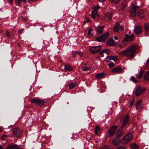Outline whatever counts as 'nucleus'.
Segmentation results:
<instances>
[{
  "mask_svg": "<svg viewBox=\"0 0 149 149\" xmlns=\"http://www.w3.org/2000/svg\"><path fill=\"white\" fill-rule=\"evenodd\" d=\"M137 49V47L132 45L128 47L124 50L119 52V54L122 56H126L129 58H133L136 55V51Z\"/></svg>",
  "mask_w": 149,
  "mask_h": 149,
  "instance_id": "f257e3e1",
  "label": "nucleus"
},
{
  "mask_svg": "<svg viewBox=\"0 0 149 149\" xmlns=\"http://www.w3.org/2000/svg\"><path fill=\"white\" fill-rule=\"evenodd\" d=\"M135 36L134 33L131 35L126 34L125 38L123 40L122 44L119 45L120 48L123 47L125 46L127 44L125 43V42L132 41L134 39Z\"/></svg>",
  "mask_w": 149,
  "mask_h": 149,
  "instance_id": "f03ea898",
  "label": "nucleus"
},
{
  "mask_svg": "<svg viewBox=\"0 0 149 149\" xmlns=\"http://www.w3.org/2000/svg\"><path fill=\"white\" fill-rule=\"evenodd\" d=\"M139 6H136L134 4H132L130 10V15L132 17L136 16L139 10Z\"/></svg>",
  "mask_w": 149,
  "mask_h": 149,
  "instance_id": "7ed1b4c3",
  "label": "nucleus"
},
{
  "mask_svg": "<svg viewBox=\"0 0 149 149\" xmlns=\"http://www.w3.org/2000/svg\"><path fill=\"white\" fill-rule=\"evenodd\" d=\"M109 33V32H107L102 35L98 36L96 38L97 40L99 42H104L106 39L108 38Z\"/></svg>",
  "mask_w": 149,
  "mask_h": 149,
  "instance_id": "20e7f679",
  "label": "nucleus"
},
{
  "mask_svg": "<svg viewBox=\"0 0 149 149\" xmlns=\"http://www.w3.org/2000/svg\"><path fill=\"white\" fill-rule=\"evenodd\" d=\"M31 102L33 103H36L37 104V105L39 106L43 105L45 102L44 100H39L37 98H35L31 100Z\"/></svg>",
  "mask_w": 149,
  "mask_h": 149,
  "instance_id": "39448f33",
  "label": "nucleus"
},
{
  "mask_svg": "<svg viewBox=\"0 0 149 149\" xmlns=\"http://www.w3.org/2000/svg\"><path fill=\"white\" fill-rule=\"evenodd\" d=\"M133 136L131 133H128L123 139V141L124 143H127L129 142L132 139Z\"/></svg>",
  "mask_w": 149,
  "mask_h": 149,
  "instance_id": "423d86ee",
  "label": "nucleus"
},
{
  "mask_svg": "<svg viewBox=\"0 0 149 149\" xmlns=\"http://www.w3.org/2000/svg\"><path fill=\"white\" fill-rule=\"evenodd\" d=\"M101 49L100 46L92 47L89 49V51L92 54H95L98 52Z\"/></svg>",
  "mask_w": 149,
  "mask_h": 149,
  "instance_id": "0eeeda50",
  "label": "nucleus"
},
{
  "mask_svg": "<svg viewBox=\"0 0 149 149\" xmlns=\"http://www.w3.org/2000/svg\"><path fill=\"white\" fill-rule=\"evenodd\" d=\"M13 134L17 137H20L22 135V132L19 128H15L13 130Z\"/></svg>",
  "mask_w": 149,
  "mask_h": 149,
  "instance_id": "6e6552de",
  "label": "nucleus"
},
{
  "mask_svg": "<svg viewBox=\"0 0 149 149\" xmlns=\"http://www.w3.org/2000/svg\"><path fill=\"white\" fill-rule=\"evenodd\" d=\"M146 88L142 87H138L136 91V96H138L142 93L145 90Z\"/></svg>",
  "mask_w": 149,
  "mask_h": 149,
  "instance_id": "1a4fd4ad",
  "label": "nucleus"
},
{
  "mask_svg": "<svg viewBox=\"0 0 149 149\" xmlns=\"http://www.w3.org/2000/svg\"><path fill=\"white\" fill-rule=\"evenodd\" d=\"M117 128V127L116 126H114L111 127L109 130L108 133L109 136H112L116 131Z\"/></svg>",
  "mask_w": 149,
  "mask_h": 149,
  "instance_id": "9d476101",
  "label": "nucleus"
},
{
  "mask_svg": "<svg viewBox=\"0 0 149 149\" xmlns=\"http://www.w3.org/2000/svg\"><path fill=\"white\" fill-rule=\"evenodd\" d=\"M107 44L110 46H113L116 45L117 43L115 42L112 38H111L108 40Z\"/></svg>",
  "mask_w": 149,
  "mask_h": 149,
  "instance_id": "9b49d317",
  "label": "nucleus"
},
{
  "mask_svg": "<svg viewBox=\"0 0 149 149\" xmlns=\"http://www.w3.org/2000/svg\"><path fill=\"white\" fill-rule=\"evenodd\" d=\"M110 52L109 49H104L103 50L101 51L99 54L101 56V57H103L104 56V54H106L107 55H108L109 54Z\"/></svg>",
  "mask_w": 149,
  "mask_h": 149,
  "instance_id": "f8f14e48",
  "label": "nucleus"
},
{
  "mask_svg": "<svg viewBox=\"0 0 149 149\" xmlns=\"http://www.w3.org/2000/svg\"><path fill=\"white\" fill-rule=\"evenodd\" d=\"M129 120V116L128 115H127L124 118V119L123 122L122 124L121 127L122 128L124 127L127 123Z\"/></svg>",
  "mask_w": 149,
  "mask_h": 149,
  "instance_id": "ddd939ff",
  "label": "nucleus"
},
{
  "mask_svg": "<svg viewBox=\"0 0 149 149\" xmlns=\"http://www.w3.org/2000/svg\"><path fill=\"white\" fill-rule=\"evenodd\" d=\"M136 109L139 110H140L143 108L141 100H140L137 102L136 104Z\"/></svg>",
  "mask_w": 149,
  "mask_h": 149,
  "instance_id": "4468645a",
  "label": "nucleus"
},
{
  "mask_svg": "<svg viewBox=\"0 0 149 149\" xmlns=\"http://www.w3.org/2000/svg\"><path fill=\"white\" fill-rule=\"evenodd\" d=\"M6 149H22L16 145L10 144L7 147Z\"/></svg>",
  "mask_w": 149,
  "mask_h": 149,
  "instance_id": "2eb2a0df",
  "label": "nucleus"
},
{
  "mask_svg": "<svg viewBox=\"0 0 149 149\" xmlns=\"http://www.w3.org/2000/svg\"><path fill=\"white\" fill-rule=\"evenodd\" d=\"M122 70L121 68L119 67L115 68L111 70V71L113 72H114L116 73H120L122 72Z\"/></svg>",
  "mask_w": 149,
  "mask_h": 149,
  "instance_id": "dca6fc26",
  "label": "nucleus"
},
{
  "mask_svg": "<svg viewBox=\"0 0 149 149\" xmlns=\"http://www.w3.org/2000/svg\"><path fill=\"white\" fill-rule=\"evenodd\" d=\"M112 15V13H107L106 14L104 19L106 21L109 20L111 19Z\"/></svg>",
  "mask_w": 149,
  "mask_h": 149,
  "instance_id": "f3484780",
  "label": "nucleus"
},
{
  "mask_svg": "<svg viewBox=\"0 0 149 149\" xmlns=\"http://www.w3.org/2000/svg\"><path fill=\"white\" fill-rule=\"evenodd\" d=\"M91 17L93 19H95L98 18L99 15L97 12L92 11L91 12Z\"/></svg>",
  "mask_w": 149,
  "mask_h": 149,
  "instance_id": "a211bd4d",
  "label": "nucleus"
},
{
  "mask_svg": "<svg viewBox=\"0 0 149 149\" xmlns=\"http://www.w3.org/2000/svg\"><path fill=\"white\" fill-rule=\"evenodd\" d=\"M137 15L140 18H142L144 16V13L143 10L142 9H140L139 8V10L138 11Z\"/></svg>",
  "mask_w": 149,
  "mask_h": 149,
  "instance_id": "6ab92c4d",
  "label": "nucleus"
},
{
  "mask_svg": "<svg viewBox=\"0 0 149 149\" xmlns=\"http://www.w3.org/2000/svg\"><path fill=\"white\" fill-rule=\"evenodd\" d=\"M124 27L123 25L122 24L121 22L117 23L113 28H123Z\"/></svg>",
  "mask_w": 149,
  "mask_h": 149,
  "instance_id": "aec40b11",
  "label": "nucleus"
},
{
  "mask_svg": "<svg viewBox=\"0 0 149 149\" xmlns=\"http://www.w3.org/2000/svg\"><path fill=\"white\" fill-rule=\"evenodd\" d=\"M116 136L117 137H120L123 135V131L122 130H119L117 131L116 134Z\"/></svg>",
  "mask_w": 149,
  "mask_h": 149,
  "instance_id": "412c9836",
  "label": "nucleus"
},
{
  "mask_svg": "<svg viewBox=\"0 0 149 149\" xmlns=\"http://www.w3.org/2000/svg\"><path fill=\"white\" fill-rule=\"evenodd\" d=\"M120 141V140L118 139L115 138L113 140L112 143L114 146H116L119 144Z\"/></svg>",
  "mask_w": 149,
  "mask_h": 149,
  "instance_id": "4be33fe9",
  "label": "nucleus"
},
{
  "mask_svg": "<svg viewBox=\"0 0 149 149\" xmlns=\"http://www.w3.org/2000/svg\"><path fill=\"white\" fill-rule=\"evenodd\" d=\"M126 5V2L125 0H124L121 4V6H120V10H123L124 9Z\"/></svg>",
  "mask_w": 149,
  "mask_h": 149,
  "instance_id": "5701e85b",
  "label": "nucleus"
},
{
  "mask_svg": "<svg viewBox=\"0 0 149 149\" xmlns=\"http://www.w3.org/2000/svg\"><path fill=\"white\" fill-rule=\"evenodd\" d=\"M105 75V73L104 72H102L99 74H96L95 77L96 78L98 79H100L102 78Z\"/></svg>",
  "mask_w": 149,
  "mask_h": 149,
  "instance_id": "b1692460",
  "label": "nucleus"
},
{
  "mask_svg": "<svg viewBox=\"0 0 149 149\" xmlns=\"http://www.w3.org/2000/svg\"><path fill=\"white\" fill-rule=\"evenodd\" d=\"M93 29H90L88 31V35L90 37H91L93 36Z\"/></svg>",
  "mask_w": 149,
  "mask_h": 149,
  "instance_id": "393cba45",
  "label": "nucleus"
},
{
  "mask_svg": "<svg viewBox=\"0 0 149 149\" xmlns=\"http://www.w3.org/2000/svg\"><path fill=\"white\" fill-rule=\"evenodd\" d=\"M64 69L65 70L71 71L72 70V68L70 65L66 64L65 65Z\"/></svg>",
  "mask_w": 149,
  "mask_h": 149,
  "instance_id": "a878e982",
  "label": "nucleus"
},
{
  "mask_svg": "<svg viewBox=\"0 0 149 149\" xmlns=\"http://www.w3.org/2000/svg\"><path fill=\"white\" fill-rule=\"evenodd\" d=\"M142 29H134V31L136 34H139L142 32Z\"/></svg>",
  "mask_w": 149,
  "mask_h": 149,
  "instance_id": "bb28decb",
  "label": "nucleus"
},
{
  "mask_svg": "<svg viewBox=\"0 0 149 149\" xmlns=\"http://www.w3.org/2000/svg\"><path fill=\"white\" fill-rule=\"evenodd\" d=\"M131 147L132 149H138V146L136 143H133L131 145Z\"/></svg>",
  "mask_w": 149,
  "mask_h": 149,
  "instance_id": "cd10ccee",
  "label": "nucleus"
},
{
  "mask_svg": "<svg viewBox=\"0 0 149 149\" xmlns=\"http://www.w3.org/2000/svg\"><path fill=\"white\" fill-rule=\"evenodd\" d=\"M95 31L98 34H101L103 32V29H95Z\"/></svg>",
  "mask_w": 149,
  "mask_h": 149,
  "instance_id": "c85d7f7f",
  "label": "nucleus"
},
{
  "mask_svg": "<svg viewBox=\"0 0 149 149\" xmlns=\"http://www.w3.org/2000/svg\"><path fill=\"white\" fill-rule=\"evenodd\" d=\"M144 78L146 80H149V71H147L144 75Z\"/></svg>",
  "mask_w": 149,
  "mask_h": 149,
  "instance_id": "c756f323",
  "label": "nucleus"
},
{
  "mask_svg": "<svg viewBox=\"0 0 149 149\" xmlns=\"http://www.w3.org/2000/svg\"><path fill=\"white\" fill-rule=\"evenodd\" d=\"M77 85L76 82L72 83L70 84L69 85V88L70 89L73 87Z\"/></svg>",
  "mask_w": 149,
  "mask_h": 149,
  "instance_id": "7c9ffc66",
  "label": "nucleus"
},
{
  "mask_svg": "<svg viewBox=\"0 0 149 149\" xmlns=\"http://www.w3.org/2000/svg\"><path fill=\"white\" fill-rule=\"evenodd\" d=\"M100 131V129L98 126H97L95 128V133L97 134Z\"/></svg>",
  "mask_w": 149,
  "mask_h": 149,
  "instance_id": "2f4dec72",
  "label": "nucleus"
},
{
  "mask_svg": "<svg viewBox=\"0 0 149 149\" xmlns=\"http://www.w3.org/2000/svg\"><path fill=\"white\" fill-rule=\"evenodd\" d=\"M100 8V7L98 6H96L94 7L93 8V10L92 11H95L97 12V10L99 9Z\"/></svg>",
  "mask_w": 149,
  "mask_h": 149,
  "instance_id": "473e14b6",
  "label": "nucleus"
},
{
  "mask_svg": "<svg viewBox=\"0 0 149 149\" xmlns=\"http://www.w3.org/2000/svg\"><path fill=\"white\" fill-rule=\"evenodd\" d=\"M82 70L84 71H87L90 70H91V68L88 67H83L82 68Z\"/></svg>",
  "mask_w": 149,
  "mask_h": 149,
  "instance_id": "72a5a7b5",
  "label": "nucleus"
},
{
  "mask_svg": "<svg viewBox=\"0 0 149 149\" xmlns=\"http://www.w3.org/2000/svg\"><path fill=\"white\" fill-rule=\"evenodd\" d=\"M110 1L115 4H117L119 3L121 0H110Z\"/></svg>",
  "mask_w": 149,
  "mask_h": 149,
  "instance_id": "f704fd0d",
  "label": "nucleus"
},
{
  "mask_svg": "<svg viewBox=\"0 0 149 149\" xmlns=\"http://www.w3.org/2000/svg\"><path fill=\"white\" fill-rule=\"evenodd\" d=\"M144 71L143 70L141 71L140 72L138 75V78L139 79H141V78L143 73H144Z\"/></svg>",
  "mask_w": 149,
  "mask_h": 149,
  "instance_id": "c9c22d12",
  "label": "nucleus"
},
{
  "mask_svg": "<svg viewBox=\"0 0 149 149\" xmlns=\"http://www.w3.org/2000/svg\"><path fill=\"white\" fill-rule=\"evenodd\" d=\"M111 56V60H113L115 61H116L118 59V58H117V57L116 56Z\"/></svg>",
  "mask_w": 149,
  "mask_h": 149,
  "instance_id": "e433bc0d",
  "label": "nucleus"
},
{
  "mask_svg": "<svg viewBox=\"0 0 149 149\" xmlns=\"http://www.w3.org/2000/svg\"><path fill=\"white\" fill-rule=\"evenodd\" d=\"M111 60V56H107L106 58V61L107 62H108L110 60Z\"/></svg>",
  "mask_w": 149,
  "mask_h": 149,
  "instance_id": "4c0bfd02",
  "label": "nucleus"
},
{
  "mask_svg": "<svg viewBox=\"0 0 149 149\" xmlns=\"http://www.w3.org/2000/svg\"><path fill=\"white\" fill-rule=\"evenodd\" d=\"M74 53L76 54V55H79L80 57H81L82 56V54L81 52H74L73 53V54Z\"/></svg>",
  "mask_w": 149,
  "mask_h": 149,
  "instance_id": "58836bf2",
  "label": "nucleus"
},
{
  "mask_svg": "<svg viewBox=\"0 0 149 149\" xmlns=\"http://www.w3.org/2000/svg\"><path fill=\"white\" fill-rule=\"evenodd\" d=\"M25 0H18V3L20 6H21L22 3H25Z\"/></svg>",
  "mask_w": 149,
  "mask_h": 149,
  "instance_id": "ea45409f",
  "label": "nucleus"
},
{
  "mask_svg": "<svg viewBox=\"0 0 149 149\" xmlns=\"http://www.w3.org/2000/svg\"><path fill=\"white\" fill-rule=\"evenodd\" d=\"M143 27L144 28H149V23L147 22L144 23Z\"/></svg>",
  "mask_w": 149,
  "mask_h": 149,
  "instance_id": "a19ab883",
  "label": "nucleus"
},
{
  "mask_svg": "<svg viewBox=\"0 0 149 149\" xmlns=\"http://www.w3.org/2000/svg\"><path fill=\"white\" fill-rule=\"evenodd\" d=\"M131 79L133 82L134 83H136L137 82V81L135 79V78L133 76H132L131 77Z\"/></svg>",
  "mask_w": 149,
  "mask_h": 149,
  "instance_id": "79ce46f5",
  "label": "nucleus"
},
{
  "mask_svg": "<svg viewBox=\"0 0 149 149\" xmlns=\"http://www.w3.org/2000/svg\"><path fill=\"white\" fill-rule=\"evenodd\" d=\"M108 65L109 67L110 68H112L114 65V64L113 63H109Z\"/></svg>",
  "mask_w": 149,
  "mask_h": 149,
  "instance_id": "37998d69",
  "label": "nucleus"
},
{
  "mask_svg": "<svg viewBox=\"0 0 149 149\" xmlns=\"http://www.w3.org/2000/svg\"><path fill=\"white\" fill-rule=\"evenodd\" d=\"M113 31L114 32H118L120 33V29H114Z\"/></svg>",
  "mask_w": 149,
  "mask_h": 149,
  "instance_id": "c03bdc74",
  "label": "nucleus"
},
{
  "mask_svg": "<svg viewBox=\"0 0 149 149\" xmlns=\"http://www.w3.org/2000/svg\"><path fill=\"white\" fill-rule=\"evenodd\" d=\"M117 149H126V148L124 146H122L118 147Z\"/></svg>",
  "mask_w": 149,
  "mask_h": 149,
  "instance_id": "a18cd8bd",
  "label": "nucleus"
},
{
  "mask_svg": "<svg viewBox=\"0 0 149 149\" xmlns=\"http://www.w3.org/2000/svg\"><path fill=\"white\" fill-rule=\"evenodd\" d=\"M89 21H90V20H89L88 18L87 17H86L85 19V21H84V22H85V23H86L87 22H89Z\"/></svg>",
  "mask_w": 149,
  "mask_h": 149,
  "instance_id": "49530a36",
  "label": "nucleus"
},
{
  "mask_svg": "<svg viewBox=\"0 0 149 149\" xmlns=\"http://www.w3.org/2000/svg\"><path fill=\"white\" fill-rule=\"evenodd\" d=\"M134 99H133L132 100V101L130 103V107H131L133 105V102H134Z\"/></svg>",
  "mask_w": 149,
  "mask_h": 149,
  "instance_id": "de8ad7c7",
  "label": "nucleus"
},
{
  "mask_svg": "<svg viewBox=\"0 0 149 149\" xmlns=\"http://www.w3.org/2000/svg\"><path fill=\"white\" fill-rule=\"evenodd\" d=\"M134 28H142V27L140 25H138L135 26Z\"/></svg>",
  "mask_w": 149,
  "mask_h": 149,
  "instance_id": "09e8293b",
  "label": "nucleus"
},
{
  "mask_svg": "<svg viewBox=\"0 0 149 149\" xmlns=\"http://www.w3.org/2000/svg\"><path fill=\"white\" fill-rule=\"evenodd\" d=\"M27 18H26L25 17H22V20H23L24 21H25V20L27 19Z\"/></svg>",
  "mask_w": 149,
  "mask_h": 149,
  "instance_id": "8fccbe9b",
  "label": "nucleus"
},
{
  "mask_svg": "<svg viewBox=\"0 0 149 149\" xmlns=\"http://www.w3.org/2000/svg\"><path fill=\"white\" fill-rule=\"evenodd\" d=\"M23 29H19V31H18V33H21L23 31Z\"/></svg>",
  "mask_w": 149,
  "mask_h": 149,
  "instance_id": "3c124183",
  "label": "nucleus"
},
{
  "mask_svg": "<svg viewBox=\"0 0 149 149\" xmlns=\"http://www.w3.org/2000/svg\"><path fill=\"white\" fill-rule=\"evenodd\" d=\"M106 0H97V1L98 2H104Z\"/></svg>",
  "mask_w": 149,
  "mask_h": 149,
  "instance_id": "603ef678",
  "label": "nucleus"
},
{
  "mask_svg": "<svg viewBox=\"0 0 149 149\" xmlns=\"http://www.w3.org/2000/svg\"><path fill=\"white\" fill-rule=\"evenodd\" d=\"M13 0H7L10 3H12L13 2Z\"/></svg>",
  "mask_w": 149,
  "mask_h": 149,
  "instance_id": "864d4df0",
  "label": "nucleus"
},
{
  "mask_svg": "<svg viewBox=\"0 0 149 149\" xmlns=\"http://www.w3.org/2000/svg\"><path fill=\"white\" fill-rule=\"evenodd\" d=\"M146 33L148 32V29H144Z\"/></svg>",
  "mask_w": 149,
  "mask_h": 149,
  "instance_id": "5fc2aeb1",
  "label": "nucleus"
},
{
  "mask_svg": "<svg viewBox=\"0 0 149 149\" xmlns=\"http://www.w3.org/2000/svg\"><path fill=\"white\" fill-rule=\"evenodd\" d=\"M104 26H98L97 27V28H104Z\"/></svg>",
  "mask_w": 149,
  "mask_h": 149,
  "instance_id": "6e6d98bb",
  "label": "nucleus"
},
{
  "mask_svg": "<svg viewBox=\"0 0 149 149\" xmlns=\"http://www.w3.org/2000/svg\"><path fill=\"white\" fill-rule=\"evenodd\" d=\"M120 29V33H121L124 30V29Z\"/></svg>",
  "mask_w": 149,
  "mask_h": 149,
  "instance_id": "4d7b16f0",
  "label": "nucleus"
},
{
  "mask_svg": "<svg viewBox=\"0 0 149 149\" xmlns=\"http://www.w3.org/2000/svg\"><path fill=\"white\" fill-rule=\"evenodd\" d=\"M114 38L115 40H117L118 39V37L116 36H114Z\"/></svg>",
  "mask_w": 149,
  "mask_h": 149,
  "instance_id": "13d9d810",
  "label": "nucleus"
},
{
  "mask_svg": "<svg viewBox=\"0 0 149 149\" xmlns=\"http://www.w3.org/2000/svg\"><path fill=\"white\" fill-rule=\"evenodd\" d=\"M149 63V59L147 60V61L146 62V63L147 64H148Z\"/></svg>",
  "mask_w": 149,
  "mask_h": 149,
  "instance_id": "bf43d9fd",
  "label": "nucleus"
},
{
  "mask_svg": "<svg viewBox=\"0 0 149 149\" xmlns=\"http://www.w3.org/2000/svg\"><path fill=\"white\" fill-rule=\"evenodd\" d=\"M0 149H3L2 147L0 145Z\"/></svg>",
  "mask_w": 149,
  "mask_h": 149,
  "instance_id": "052dcab7",
  "label": "nucleus"
},
{
  "mask_svg": "<svg viewBox=\"0 0 149 149\" xmlns=\"http://www.w3.org/2000/svg\"><path fill=\"white\" fill-rule=\"evenodd\" d=\"M6 34L7 36H8V37H9L10 36L7 33H6Z\"/></svg>",
  "mask_w": 149,
  "mask_h": 149,
  "instance_id": "680f3d73",
  "label": "nucleus"
},
{
  "mask_svg": "<svg viewBox=\"0 0 149 149\" xmlns=\"http://www.w3.org/2000/svg\"><path fill=\"white\" fill-rule=\"evenodd\" d=\"M3 137H4V136H2V137H1L2 139L3 140H4Z\"/></svg>",
  "mask_w": 149,
  "mask_h": 149,
  "instance_id": "e2e57ef3",
  "label": "nucleus"
},
{
  "mask_svg": "<svg viewBox=\"0 0 149 149\" xmlns=\"http://www.w3.org/2000/svg\"><path fill=\"white\" fill-rule=\"evenodd\" d=\"M2 130V129L0 127V131H1Z\"/></svg>",
  "mask_w": 149,
  "mask_h": 149,
  "instance_id": "0e129e2a",
  "label": "nucleus"
},
{
  "mask_svg": "<svg viewBox=\"0 0 149 149\" xmlns=\"http://www.w3.org/2000/svg\"><path fill=\"white\" fill-rule=\"evenodd\" d=\"M129 33H130V34H131V33H130V32H129Z\"/></svg>",
  "mask_w": 149,
  "mask_h": 149,
  "instance_id": "69168bd1",
  "label": "nucleus"
}]
</instances>
